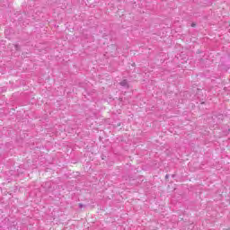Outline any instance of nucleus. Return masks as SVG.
I'll use <instances>...</instances> for the list:
<instances>
[{"label":"nucleus","mask_w":230,"mask_h":230,"mask_svg":"<svg viewBox=\"0 0 230 230\" xmlns=\"http://www.w3.org/2000/svg\"><path fill=\"white\" fill-rule=\"evenodd\" d=\"M16 49H17V46H15Z\"/></svg>","instance_id":"obj_3"},{"label":"nucleus","mask_w":230,"mask_h":230,"mask_svg":"<svg viewBox=\"0 0 230 230\" xmlns=\"http://www.w3.org/2000/svg\"><path fill=\"white\" fill-rule=\"evenodd\" d=\"M165 177H166V179H168V175H166Z\"/></svg>","instance_id":"obj_2"},{"label":"nucleus","mask_w":230,"mask_h":230,"mask_svg":"<svg viewBox=\"0 0 230 230\" xmlns=\"http://www.w3.org/2000/svg\"><path fill=\"white\" fill-rule=\"evenodd\" d=\"M120 85H122V87H128V82H127V80H123L120 82Z\"/></svg>","instance_id":"obj_1"}]
</instances>
